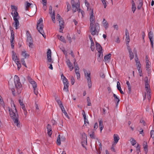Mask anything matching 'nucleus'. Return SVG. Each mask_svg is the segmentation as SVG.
Masks as SVG:
<instances>
[{"label": "nucleus", "instance_id": "0e129e2a", "mask_svg": "<svg viewBox=\"0 0 154 154\" xmlns=\"http://www.w3.org/2000/svg\"><path fill=\"white\" fill-rule=\"evenodd\" d=\"M49 13L50 14H52V6H49Z\"/></svg>", "mask_w": 154, "mask_h": 154}, {"label": "nucleus", "instance_id": "69168bd1", "mask_svg": "<svg viewBox=\"0 0 154 154\" xmlns=\"http://www.w3.org/2000/svg\"><path fill=\"white\" fill-rule=\"evenodd\" d=\"M99 127H103V121L102 120H100L99 121Z\"/></svg>", "mask_w": 154, "mask_h": 154}, {"label": "nucleus", "instance_id": "6ab92c4d", "mask_svg": "<svg viewBox=\"0 0 154 154\" xmlns=\"http://www.w3.org/2000/svg\"><path fill=\"white\" fill-rule=\"evenodd\" d=\"M111 55V54L110 53L105 56L103 60V61L105 62L106 63H108L109 62L110 60V57Z\"/></svg>", "mask_w": 154, "mask_h": 154}, {"label": "nucleus", "instance_id": "7ed1b4c3", "mask_svg": "<svg viewBox=\"0 0 154 154\" xmlns=\"http://www.w3.org/2000/svg\"><path fill=\"white\" fill-rule=\"evenodd\" d=\"M43 19L40 18L38 20L37 24V29L39 33L42 35L44 38H46V35L44 32L43 28L44 25L43 24Z\"/></svg>", "mask_w": 154, "mask_h": 154}, {"label": "nucleus", "instance_id": "c756f323", "mask_svg": "<svg viewBox=\"0 0 154 154\" xmlns=\"http://www.w3.org/2000/svg\"><path fill=\"white\" fill-rule=\"evenodd\" d=\"M50 14L52 21H53V23H55V19L54 11L52 13V14Z\"/></svg>", "mask_w": 154, "mask_h": 154}, {"label": "nucleus", "instance_id": "4468645a", "mask_svg": "<svg viewBox=\"0 0 154 154\" xmlns=\"http://www.w3.org/2000/svg\"><path fill=\"white\" fill-rule=\"evenodd\" d=\"M149 38L150 40L152 47L153 48V36L152 32L150 31L148 34Z\"/></svg>", "mask_w": 154, "mask_h": 154}, {"label": "nucleus", "instance_id": "bf43d9fd", "mask_svg": "<svg viewBox=\"0 0 154 154\" xmlns=\"http://www.w3.org/2000/svg\"><path fill=\"white\" fill-rule=\"evenodd\" d=\"M66 4L67 5V11H68L70 9V8H71L70 5V4H69V3L68 2H66Z\"/></svg>", "mask_w": 154, "mask_h": 154}, {"label": "nucleus", "instance_id": "c03bdc74", "mask_svg": "<svg viewBox=\"0 0 154 154\" xmlns=\"http://www.w3.org/2000/svg\"><path fill=\"white\" fill-rule=\"evenodd\" d=\"M78 13H79V14L80 13L82 16V17H83L84 15L85 14L84 12L83 11L81 10L80 9H79Z\"/></svg>", "mask_w": 154, "mask_h": 154}, {"label": "nucleus", "instance_id": "bb28decb", "mask_svg": "<svg viewBox=\"0 0 154 154\" xmlns=\"http://www.w3.org/2000/svg\"><path fill=\"white\" fill-rule=\"evenodd\" d=\"M102 23L103 26L106 29L108 28L109 26L108 23L105 20V19H103L102 22Z\"/></svg>", "mask_w": 154, "mask_h": 154}, {"label": "nucleus", "instance_id": "9b49d317", "mask_svg": "<svg viewBox=\"0 0 154 154\" xmlns=\"http://www.w3.org/2000/svg\"><path fill=\"white\" fill-rule=\"evenodd\" d=\"M82 135V144L84 147L85 146L87 145V136L86 134L84 133L81 134Z\"/></svg>", "mask_w": 154, "mask_h": 154}, {"label": "nucleus", "instance_id": "cd10ccee", "mask_svg": "<svg viewBox=\"0 0 154 154\" xmlns=\"http://www.w3.org/2000/svg\"><path fill=\"white\" fill-rule=\"evenodd\" d=\"M132 4V8L131 9L133 13H134L136 9V7H135V2L133 0H132L131 2Z\"/></svg>", "mask_w": 154, "mask_h": 154}, {"label": "nucleus", "instance_id": "774afa93", "mask_svg": "<svg viewBox=\"0 0 154 154\" xmlns=\"http://www.w3.org/2000/svg\"><path fill=\"white\" fill-rule=\"evenodd\" d=\"M100 77H101L102 78H104L105 77V75L103 73H101L100 74Z\"/></svg>", "mask_w": 154, "mask_h": 154}, {"label": "nucleus", "instance_id": "a211bd4d", "mask_svg": "<svg viewBox=\"0 0 154 154\" xmlns=\"http://www.w3.org/2000/svg\"><path fill=\"white\" fill-rule=\"evenodd\" d=\"M67 65L69 68L70 71H72L74 68L72 64L71 63L69 59H67L66 61Z\"/></svg>", "mask_w": 154, "mask_h": 154}, {"label": "nucleus", "instance_id": "c85d7f7f", "mask_svg": "<svg viewBox=\"0 0 154 154\" xmlns=\"http://www.w3.org/2000/svg\"><path fill=\"white\" fill-rule=\"evenodd\" d=\"M85 0V4L86 6L87 7V10L90 11H91V10H93V9H91L90 7V4L88 3L86 0Z\"/></svg>", "mask_w": 154, "mask_h": 154}, {"label": "nucleus", "instance_id": "5fc2aeb1", "mask_svg": "<svg viewBox=\"0 0 154 154\" xmlns=\"http://www.w3.org/2000/svg\"><path fill=\"white\" fill-rule=\"evenodd\" d=\"M116 145H114V143H112V146L111 147V149L112 151L113 152H115L116 151V150L115 149V147Z\"/></svg>", "mask_w": 154, "mask_h": 154}, {"label": "nucleus", "instance_id": "603ef678", "mask_svg": "<svg viewBox=\"0 0 154 154\" xmlns=\"http://www.w3.org/2000/svg\"><path fill=\"white\" fill-rule=\"evenodd\" d=\"M136 65L137 66V68L139 69L141 68V64L140 63V61L136 62Z\"/></svg>", "mask_w": 154, "mask_h": 154}, {"label": "nucleus", "instance_id": "412c9836", "mask_svg": "<svg viewBox=\"0 0 154 154\" xmlns=\"http://www.w3.org/2000/svg\"><path fill=\"white\" fill-rule=\"evenodd\" d=\"M28 80L29 83L32 85L33 88H37V85L35 82L30 78Z\"/></svg>", "mask_w": 154, "mask_h": 154}, {"label": "nucleus", "instance_id": "7c9ffc66", "mask_svg": "<svg viewBox=\"0 0 154 154\" xmlns=\"http://www.w3.org/2000/svg\"><path fill=\"white\" fill-rule=\"evenodd\" d=\"M126 44L127 46V48L128 47H130L129 45V42L130 41V38L129 36V37H126Z\"/></svg>", "mask_w": 154, "mask_h": 154}, {"label": "nucleus", "instance_id": "0eeeda50", "mask_svg": "<svg viewBox=\"0 0 154 154\" xmlns=\"http://www.w3.org/2000/svg\"><path fill=\"white\" fill-rule=\"evenodd\" d=\"M71 4L72 5V9L74 12L77 11H78L79 8L80 6V4L79 3H75L74 0H71Z\"/></svg>", "mask_w": 154, "mask_h": 154}, {"label": "nucleus", "instance_id": "5701e85b", "mask_svg": "<svg viewBox=\"0 0 154 154\" xmlns=\"http://www.w3.org/2000/svg\"><path fill=\"white\" fill-rule=\"evenodd\" d=\"M113 138L114 142H113V143H114V145H116L119 139V137L118 134H115L113 135Z\"/></svg>", "mask_w": 154, "mask_h": 154}, {"label": "nucleus", "instance_id": "8fccbe9b", "mask_svg": "<svg viewBox=\"0 0 154 154\" xmlns=\"http://www.w3.org/2000/svg\"><path fill=\"white\" fill-rule=\"evenodd\" d=\"M75 73L76 75L77 79H78L80 78V73H79V71H76Z\"/></svg>", "mask_w": 154, "mask_h": 154}, {"label": "nucleus", "instance_id": "13d9d810", "mask_svg": "<svg viewBox=\"0 0 154 154\" xmlns=\"http://www.w3.org/2000/svg\"><path fill=\"white\" fill-rule=\"evenodd\" d=\"M56 19L58 21H60V20H61L63 19L62 18H61L59 14H57Z\"/></svg>", "mask_w": 154, "mask_h": 154}, {"label": "nucleus", "instance_id": "9d476101", "mask_svg": "<svg viewBox=\"0 0 154 154\" xmlns=\"http://www.w3.org/2000/svg\"><path fill=\"white\" fill-rule=\"evenodd\" d=\"M145 60L146 70L147 72H149L151 70V62L149 61V57L148 56H146L145 57Z\"/></svg>", "mask_w": 154, "mask_h": 154}, {"label": "nucleus", "instance_id": "423d86ee", "mask_svg": "<svg viewBox=\"0 0 154 154\" xmlns=\"http://www.w3.org/2000/svg\"><path fill=\"white\" fill-rule=\"evenodd\" d=\"M85 78L87 79L88 85L89 88H90L92 86L91 72L90 71H87L85 69L83 70Z\"/></svg>", "mask_w": 154, "mask_h": 154}, {"label": "nucleus", "instance_id": "72a5a7b5", "mask_svg": "<svg viewBox=\"0 0 154 154\" xmlns=\"http://www.w3.org/2000/svg\"><path fill=\"white\" fill-rule=\"evenodd\" d=\"M58 38L60 39V40L61 41L64 43L66 42V41L64 38L62 36H58Z\"/></svg>", "mask_w": 154, "mask_h": 154}, {"label": "nucleus", "instance_id": "2eb2a0df", "mask_svg": "<svg viewBox=\"0 0 154 154\" xmlns=\"http://www.w3.org/2000/svg\"><path fill=\"white\" fill-rule=\"evenodd\" d=\"M145 87L146 91V93H148L150 90L149 85L148 83V78L146 77L145 80Z\"/></svg>", "mask_w": 154, "mask_h": 154}, {"label": "nucleus", "instance_id": "f704fd0d", "mask_svg": "<svg viewBox=\"0 0 154 154\" xmlns=\"http://www.w3.org/2000/svg\"><path fill=\"white\" fill-rule=\"evenodd\" d=\"M130 141L133 146L135 145L136 143V141L133 138H131Z\"/></svg>", "mask_w": 154, "mask_h": 154}, {"label": "nucleus", "instance_id": "a18cd8bd", "mask_svg": "<svg viewBox=\"0 0 154 154\" xmlns=\"http://www.w3.org/2000/svg\"><path fill=\"white\" fill-rule=\"evenodd\" d=\"M101 1L102 2L103 5H104V8H105L107 6V1L106 0H101Z\"/></svg>", "mask_w": 154, "mask_h": 154}, {"label": "nucleus", "instance_id": "e433bc0d", "mask_svg": "<svg viewBox=\"0 0 154 154\" xmlns=\"http://www.w3.org/2000/svg\"><path fill=\"white\" fill-rule=\"evenodd\" d=\"M143 5L142 1V0H139V3L137 6V8L138 9H140L142 7Z\"/></svg>", "mask_w": 154, "mask_h": 154}, {"label": "nucleus", "instance_id": "49530a36", "mask_svg": "<svg viewBox=\"0 0 154 154\" xmlns=\"http://www.w3.org/2000/svg\"><path fill=\"white\" fill-rule=\"evenodd\" d=\"M138 70V73L139 74V75L140 76H143V73L142 72V70L141 69V68L138 69H137Z\"/></svg>", "mask_w": 154, "mask_h": 154}, {"label": "nucleus", "instance_id": "473e14b6", "mask_svg": "<svg viewBox=\"0 0 154 154\" xmlns=\"http://www.w3.org/2000/svg\"><path fill=\"white\" fill-rule=\"evenodd\" d=\"M140 149V147L139 146V145L137 144V146L136 147V152L137 154H141Z\"/></svg>", "mask_w": 154, "mask_h": 154}, {"label": "nucleus", "instance_id": "aec40b11", "mask_svg": "<svg viewBox=\"0 0 154 154\" xmlns=\"http://www.w3.org/2000/svg\"><path fill=\"white\" fill-rule=\"evenodd\" d=\"M12 59L15 62L19 61V59L16 55V53L14 51H12Z\"/></svg>", "mask_w": 154, "mask_h": 154}, {"label": "nucleus", "instance_id": "a878e982", "mask_svg": "<svg viewBox=\"0 0 154 154\" xmlns=\"http://www.w3.org/2000/svg\"><path fill=\"white\" fill-rule=\"evenodd\" d=\"M117 89L119 91L120 93L122 94H124V93L123 91H122L121 88L120 84L119 82H117Z\"/></svg>", "mask_w": 154, "mask_h": 154}, {"label": "nucleus", "instance_id": "09e8293b", "mask_svg": "<svg viewBox=\"0 0 154 154\" xmlns=\"http://www.w3.org/2000/svg\"><path fill=\"white\" fill-rule=\"evenodd\" d=\"M143 148H148L147 143L146 141H144L143 143Z\"/></svg>", "mask_w": 154, "mask_h": 154}, {"label": "nucleus", "instance_id": "6e6d98bb", "mask_svg": "<svg viewBox=\"0 0 154 154\" xmlns=\"http://www.w3.org/2000/svg\"><path fill=\"white\" fill-rule=\"evenodd\" d=\"M71 84L72 85H73L74 84L75 82V79L73 76H72L71 77Z\"/></svg>", "mask_w": 154, "mask_h": 154}, {"label": "nucleus", "instance_id": "052dcab7", "mask_svg": "<svg viewBox=\"0 0 154 154\" xmlns=\"http://www.w3.org/2000/svg\"><path fill=\"white\" fill-rule=\"evenodd\" d=\"M98 127V125L97 122H96L95 123L94 126V130H95Z\"/></svg>", "mask_w": 154, "mask_h": 154}, {"label": "nucleus", "instance_id": "3c124183", "mask_svg": "<svg viewBox=\"0 0 154 154\" xmlns=\"http://www.w3.org/2000/svg\"><path fill=\"white\" fill-rule=\"evenodd\" d=\"M87 105L88 106L91 105V100L89 97H88L87 98Z\"/></svg>", "mask_w": 154, "mask_h": 154}, {"label": "nucleus", "instance_id": "ea45409f", "mask_svg": "<svg viewBox=\"0 0 154 154\" xmlns=\"http://www.w3.org/2000/svg\"><path fill=\"white\" fill-rule=\"evenodd\" d=\"M25 5L26 7V10H27L29 8L30 6L31 5V4L30 3H29L28 2H25Z\"/></svg>", "mask_w": 154, "mask_h": 154}, {"label": "nucleus", "instance_id": "ddd939ff", "mask_svg": "<svg viewBox=\"0 0 154 154\" xmlns=\"http://www.w3.org/2000/svg\"><path fill=\"white\" fill-rule=\"evenodd\" d=\"M47 60L48 62L52 63L53 61L51 59V49H49L47 52Z\"/></svg>", "mask_w": 154, "mask_h": 154}, {"label": "nucleus", "instance_id": "dca6fc26", "mask_svg": "<svg viewBox=\"0 0 154 154\" xmlns=\"http://www.w3.org/2000/svg\"><path fill=\"white\" fill-rule=\"evenodd\" d=\"M11 14L13 17L14 20H18L20 18V16L17 11H12Z\"/></svg>", "mask_w": 154, "mask_h": 154}, {"label": "nucleus", "instance_id": "de8ad7c7", "mask_svg": "<svg viewBox=\"0 0 154 154\" xmlns=\"http://www.w3.org/2000/svg\"><path fill=\"white\" fill-rule=\"evenodd\" d=\"M21 62L22 63V64L25 66L26 67H27L26 65V63L25 62L24 59V58H22L21 59Z\"/></svg>", "mask_w": 154, "mask_h": 154}, {"label": "nucleus", "instance_id": "2f4dec72", "mask_svg": "<svg viewBox=\"0 0 154 154\" xmlns=\"http://www.w3.org/2000/svg\"><path fill=\"white\" fill-rule=\"evenodd\" d=\"M57 143L58 145H60L61 144L60 135H59L57 139Z\"/></svg>", "mask_w": 154, "mask_h": 154}, {"label": "nucleus", "instance_id": "4c0bfd02", "mask_svg": "<svg viewBox=\"0 0 154 154\" xmlns=\"http://www.w3.org/2000/svg\"><path fill=\"white\" fill-rule=\"evenodd\" d=\"M74 64L75 69V72L76 71H79V68L78 65L77 64L75 65V62H74Z\"/></svg>", "mask_w": 154, "mask_h": 154}, {"label": "nucleus", "instance_id": "864d4df0", "mask_svg": "<svg viewBox=\"0 0 154 154\" xmlns=\"http://www.w3.org/2000/svg\"><path fill=\"white\" fill-rule=\"evenodd\" d=\"M57 102L58 103V105H59L60 107V106H61L63 105L61 101L60 100L59 98L57 99Z\"/></svg>", "mask_w": 154, "mask_h": 154}, {"label": "nucleus", "instance_id": "338daca9", "mask_svg": "<svg viewBox=\"0 0 154 154\" xmlns=\"http://www.w3.org/2000/svg\"><path fill=\"white\" fill-rule=\"evenodd\" d=\"M90 137L92 139H94L95 138V136L94 134V132H93L90 135Z\"/></svg>", "mask_w": 154, "mask_h": 154}, {"label": "nucleus", "instance_id": "c9c22d12", "mask_svg": "<svg viewBox=\"0 0 154 154\" xmlns=\"http://www.w3.org/2000/svg\"><path fill=\"white\" fill-rule=\"evenodd\" d=\"M94 48H95L94 42H91V50L93 51H94Z\"/></svg>", "mask_w": 154, "mask_h": 154}, {"label": "nucleus", "instance_id": "b1692460", "mask_svg": "<svg viewBox=\"0 0 154 154\" xmlns=\"http://www.w3.org/2000/svg\"><path fill=\"white\" fill-rule=\"evenodd\" d=\"M21 54L25 58L29 57V54L25 50L23 51H22Z\"/></svg>", "mask_w": 154, "mask_h": 154}, {"label": "nucleus", "instance_id": "f03ea898", "mask_svg": "<svg viewBox=\"0 0 154 154\" xmlns=\"http://www.w3.org/2000/svg\"><path fill=\"white\" fill-rule=\"evenodd\" d=\"M14 81L15 85V89H12L11 91L14 95L20 94L22 90V85L20 81L19 77L15 75L14 78Z\"/></svg>", "mask_w": 154, "mask_h": 154}, {"label": "nucleus", "instance_id": "e2e57ef3", "mask_svg": "<svg viewBox=\"0 0 154 154\" xmlns=\"http://www.w3.org/2000/svg\"><path fill=\"white\" fill-rule=\"evenodd\" d=\"M125 37H129V34L127 29H126L125 32Z\"/></svg>", "mask_w": 154, "mask_h": 154}, {"label": "nucleus", "instance_id": "f8f14e48", "mask_svg": "<svg viewBox=\"0 0 154 154\" xmlns=\"http://www.w3.org/2000/svg\"><path fill=\"white\" fill-rule=\"evenodd\" d=\"M33 40L31 36H29L27 38V44L28 45L29 47L31 48H32L33 46Z\"/></svg>", "mask_w": 154, "mask_h": 154}, {"label": "nucleus", "instance_id": "393cba45", "mask_svg": "<svg viewBox=\"0 0 154 154\" xmlns=\"http://www.w3.org/2000/svg\"><path fill=\"white\" fill-rule=\"evenodd\" d=\"M14 22L13 23V24L14 25V27L16 29H17L18 28V26L19 25V21L17 20H14Z\"/></svg>", "mask_w": 154, "mask_h": 154}, {"label": "nucleus", "instance_id": "20e7f679", "mask_svg": "<svg viewBox=\"0 0 154 154\" xmlns=\"http://www.w3.org/2000/svg\"><path fill=\"white\" fill-rule=\"evenodd\" d=\"M90 32L93 35H98L100 29V27L98 23H97L94 25H90Z\"/></svg>", "mask_w": 154, "mask_h": 154}, {"label": "nucleus", "instance_id": "680f3d73", "mask_svg": "<svg viewBox=\"0 0 154 154\" xmlns=\"http://www.w3.org/2000/svg\"><path fill=\"white\" fill-rule=\"evenodd\" d=\"M47 131H51V126L50 125H48L47 126Z\"/></svg>", "mask_w": 154, "mask_h": 154}, {"label": "nucleus", "instance_id": "f257e3e1", "mask_svg": "<svg viewBox=\"0 0 154 154\" xmlns=\"http://www.w3.org/2000/svg\"><path fill=\"white\" fill-rule=\"evenodd\" d=\"M13 106H11V109H9V111L11 117L13 119L14 124L18 128L20 127V122L18 120V115L17 113V110L16 109L15 106L13 102Z\"/></svg>", "mask_w": 154, "mask_h": 154}, {"label": "nucleus", "instance_id": "a19ab883", "mask_svg": "<svg viewBox=\"0 0 154 154\" xmlns=\"http://www.w3.org/2000/svg\"><path fill=\"white\" fill-rule=\"evenodd\" d=\"M11 8L12 9H13V11H12L15 12V11H17V8L15 6H11Z\"/></svg>", "mask_w": 154, "mask_h": 154}, {"label": "nucleus", "instance_id": "39448f33", "mask_svg": "<svg viewBox=\"0 0 154 154\" xmlns=\"http://www.w3.org/2000/svg\"><path fill=\"white\" fill-rule=\"evenodd\" d=\"M96 49L98 53L97 54L99 57L97 58V60L99 62H100L102 59L103 57V51L102 48L100 45L98 43L96 42Z\"/></svg>", "mask_w": 154, "mask_h": 154}, {"label": "nucleus", "instance_id": "6e6552de", "mask_svg": "<svg viewBox=\"0 0 154 154\" xmlns=\"http://www.w3.org/2000/svg\"><path fill=\"white\" fill-rule=\"evenodd\" d=\"M90 25H94L95 23V17L94 14L93 10H91L89 13Z\"/></svg>", "mask_w": 154, "mask_h": 154}, {"label": "nucleus", "instance_id": "1a4fd4ad", "mask_svg": "<svg viewBox=\"0 0 154 154\" xmlns=\"http://www.w3.org/2000/svg\"><path fill=\"white\" fill-rule=\"evenodd\" d=\"M64 79L62 80L64 85L63 90L64 91L68 92L69 91L68 88L69 86V82L66 77L64 78Z\"/></svg>", "mask_w": 154, "mask_h": 154}, {"label": "nucleus", "instance_id": "f3484780", "mask_svg": "<svg viewBox=\"0 0 154 154\" xmlns=\"http://www.w3.org/2000/svg\"><path fill=\"white\" fill-rule=\"evenodd\" d=\"M59 26H60V29L59 32H62L63 29L64 27V22L63 19L60 21H59Z\"/></svg>", "mask_w": 154, "mask_h": 154}, {"label": "nucleus", "instance_id": "4d7b16f0", "mask_svg": "<svg viewBox=\"0 0 154 154\" xmlns=\"http://www.w3.org/2000/svg\"><path fill=\"white\" fill-rule=\"evenodd\" d=\"M33 90L35 94L37 95L38 94L37 88H33Z\"/></svg>", "mask_w": 154, "mask_h": 154}, {"label": "nucleus", "instance_id": "4be33fe9", "mask_svg": "<svg viewBox=\"0 0 154 154\" xmlns=\"http://www.w3.org/2000/svg\"><path fill=\"white\" fill-rule=\"evenodd\" d=\"M127 49L128 51L129 57L130 58V60H131L134 57V55L133 52L132 51V50L130 48V47H128L127 48Z\"/></svg>", "mask_w": 154, "mask_h": 154}, {"label": "nucleus", "instance_id": "37998d69", "mask_svg": "<svg viewBox=\"0 0 154 154\" xmlns=\"http://www.w3.org/2000/svg\"><path fill=\"white\" fill-rule=\"evenodd\" d=\"M14 32L13 30H11V36L10 38L14 39Z\"/></svg>", "mask_w": 154, "mask_h": 154}, {"label": "nucleus", "instance_id": "58836bf2", "mask_svg": "<svg viewBox=\"0 0 154 154\" xmlns=\"http://www.w3.org/2000/svg\"><path fill=\"white\" fill-rule=\"evenodd\" d=\"M15 63H16V64L17 65L18 69V70H19V69H20V68L21 67V64L20 63V62H19V61H17V62H15Z\"/></svg>", "mask_w": 154, "mask_h": 154}, {"label": "nucleus", "instance_id": "79ce46f5", "mask_svg": "<svg viewBox=\"0 0 154 154\" xmlns=\"http://www.w3.org/2000/svg\"><path fill=\"white\" fill-rule=\"evenodd\" d=\"M113 96L114 97L115 100H116L117 101V103H118L120 101L119 98L115 94H113Z\"/></svg>", "mask_w": 154, "mask_h": 154}]
</instances>
